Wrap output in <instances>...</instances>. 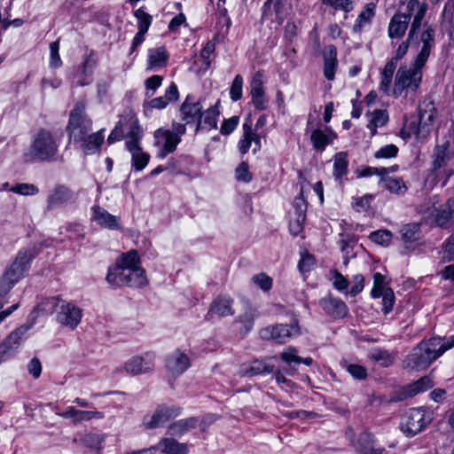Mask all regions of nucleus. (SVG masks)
<instances>
[{
    "instance_id": "obj_22",
    "label": "nucleus",
    "mask_w": 454,
    "mask_h": 454,
    "mask_svg": "<svg viewBox=\"0 0 454 454\" xmlns=\"http://www.w3.org/2000/svg\"><path fill=\"white\" fill-rule=\"evenodd\" d=\"M411 21V14L396 13L395 14L388 25V36L391 39H400L407 30Z\"/></svg>"
},
{
    "instance_id": "obj_5",
    "label": "nucleus",
    "mask_w": 454,
    "mask_h": 454,
    "mask_svg": "<svg viewBox=\"0 0 454 454\" xmlns=\"http://www.w3.org/2000/svg\"><path fill=\"white\" fill-rule=\"evenodd\" d=\"M106 282L114 287H142L147 284L145 271H133L118 264L110 267L106 278Z\"/></svg>"
},
{
    "instance_id": "obj_29",
    "label": "nucleus",
    "mask_w": 454,
    "mask_h": 454,
    "mask_svg": "<svg viewBox=\"0 0 454 454\" xmlns=\"http://www.w3.org/2000/svg\"><path fill=\"white\" fill-rule=\"evenodd\" d=\"M115 263L122 268L130 270L131 272L145 271L141 267L140 257L136 250H130L121 254Z\"/></svg>"
},
{
    "instance_id": "obj_48",
    "label": "nucleus",
    "mask_w": 454,
    "mask_h": 454,
    "mask_svg": "<svg viewBox=\"0 0 454 454\" xmlns=\"http://www.w3.org/2000/svg\"><path fill=\"white\" fill-rule=\"evenodd\" d=\"M82 441L86 447L100 450L103 448L102 444L105 441V436L95 433H88L82 437Z\"/></svg>"
},
{
    "instance_id": "obj_6",
    "label": "nucleus",
    "mask_w": 454,
    "mask_h": 454,
    "mask_svg": "<svg viewBox=\"0 0 454 454\" xmlns=\"http://www.w3.org/2000/svg\"><path fill=\"white\" fill-rule=\"evenodd\" d=\"M84 111L85 104L78 102L70 113L67 129L70 139L75 143L85 139V137L90 134L91 130L92 122L86 118Z\"/></svg>"
},
{
    "instance_id": "obj_15",
    "label": "nucleus",
    "mask_w": 454,
    "mask_h": 454,
    "mask_svg": "<svg viewBox=\"0 0 454 454\" xmlns=\"http://www.w3.org/2000/svg\"><path fill=\"white\" fill-rule=\"evenodd\" d=\"M31 256L27 251H20L15 261L6 269L3 276L12 280L14 284L18 283L27 272Z\"/></svg>"
},
{
    "instance_id": "obj_61",
    "label": "nucleus",
    "mask_w": 454,
    "mask_h": 454,
    "mask_svg": "<svg viewBox=\"0 0 454 454\" xmlns=\"http://www.w3.org/2000/svg\"><path fill=\"white\" fill-rule=\"evenodd\" d=\"M395 304V294L391 288H387L382 297V311L384 314H388Z\"/></svg>"
},
{
    "instance_id": "obj_16",
    "label": "nucleus",
    "mask_w": 454,
    "mask_h": 454,
    "mask_svg": "<svg viewBox=\"0 0 454 454\" xmlns=\"http://www.w3.org/2000/svg\"><path fill=\"white\" fill-rule=\"evenodd\" d=\"M190 366V358L180 349L173 351L166 359L167 372L174 378L183 374Z\"/></svg>"
},
{
    "instance_id": "obj_59",
    "label": "nucleus",
    "mask_w": 454,
    "mask_h": 454,
    "mask_svg": "<svg viewBox=\"0 0 454 454\" xmlns=\"http://www.w3.org/2000/svg\"><path fill=\"white\" fill-rule=\"evenodd\" d=\"M425 13L426 8L424 6L420 7L419 10L417 12L413 19V21L411 22V26L409 31V39H412V37L417 34L418 30L421 26Z\"/></svg>"
},
{
    "instance_id": "obj_50",
    "label": "nucleus",
    "mask_w": 454,
    "mask_h": 454,
    "mask_svg": "<svg viewBox=\"0 0 454 454\" xmlns=\"http://www.w3.org/2000/svg\"><path fill=\"white\" fill-rule=\"evenodd\" d=\"M370 239L379 245L387 246L392 239V233L387 230H379L370 234Z\"/></svg>"
},
{
    "instance_id": "obj_58",
    "label": "nucleus",
    "mask_w": 454,
    "mask_h": 454,
    "mask_svg": "<svg viewBox=\"0 0 454 454\" xmlns=\"http://www.w3.org/2000/svg\"><path fill=\"white\" fill-rule=\"evenodd\" d=\"M10 191L20 195H35L39 192V189L32 184H19L12 186Z\"/></svg>"
},
{
    "instance_id": "obj_38",
    "label": "nucleus",
    "mask_w": 454,
    "mask_h": 454,
    "mask_svg": "<svg viewBox=\"0 0 454 454\" xmlns=\"http://www.w3.org/2000/svg\"><path fill=\"white\" fill-rule=\"evenodd\" d=\"M380 183L391 193L403 194L407 191V187L402 178L384 176L380 178Z\"/></svg>"
},
{
    "instance_id": "obj_19",
    "label": "nucleus",
    "mask_w": 454,
    "mask_h": 454,
    "mask_svg": "<svg viewBox=\"0 0 454 454\" xmlns=\"http://www.w3.org/2000/svg\"><path fill=\"white\" fill-rule=\"evenodd\" d=\"M154 356L145 354L142 356H133L124 364V370L132 375L145 373L154 367Z\"/></svg>"
},
{
    "instance_id": "obj_1",
    "label": "nucleus",
    "mask_w": 454,
    "mask_h": 454,
    "mask_svg": "<svg viewBox=\"0 0 454 454\" xmlns=\"http://www.w3.org/2000/svg\"><path fill=\"white\" fill-rule=\"evenodd\" d=\"M454 347V335L449 338L433 337L421 341L406 356V367L421 371L427 369L433 361Z\"/></svg>"
},
{
    "instance_id": "obj_28",
    "label": "nucleus",
    "mask_w": 454,
    "mask_h": 454,
    "mask_svg": "<svg viewBox=\"0 0 454 454\" xmlns=\"http://www.w3.org/2000/svg\"><path fill=\"white\" fill-rule=\"evenodd\" d=\"M179 98V92L176 83L171 82L165 91V95L153 98L148 106L151 108L164 109L170 102L176 101Z\"/></svg>"
},
{
    "instance_id": "obj_23",
    "label": "nucleus",
    "mask_w": 454,
    "mask_h": 454,
    "mask_svg": "<svg viewBox=\"0 0 454 454\" xmlns=\"http://www.w3.org/2000/svg\"><path fill=\"white\" fill-rule=\"evenodd\" d=\"M436 224L440 227H447L454 223V199H449L440 205L434 215Z\"/></svg>"
},
{
    "instance_id": "obj_3",
    "label": "nucleus",
    "mask_w": 454,
    "mask_h": 454,
    "mask_svg": "<svg viewBox=\"0 0 454 454\" xmlns=\"http://www.w3.org/2000/svg\"><path fill=\"white\" fill-rule=\"evenodd\" d=\"M425 65L416 59L411 66L402 65L395 73L392 96L398 98L404 90L416 91L421 83Z\"/></svg>"
},
{
    "instance_id": "obj_18",
    "label": "nucleus",
    "mask_w": 454,
    "mask_h": 454,
    "mask_svg": "<svg viewBox=\"0 0 454 454\" xmlns=\"http://www.w3.org/2000/svg\"><path fill=\"white\" fill-rule=\"evenodd\" d=\"M262 78L263 72L259 70L254 74L250 83L252 103L258 110L266 109L268 102L264 93Z\"/></svg>"
},
{
    "instance_id": "obj_64",
    "label": "nucleus",
    "mask_w": 454,
    "mask_h": 454,
    "mask_svg": "<svg viewBox=\"0 0 454 454\" xmlns=\"http://www.w3.org/2000/svg\"><path fill=\"white\" fill-rule=\"evenodd\" d=\"M388 121V115L387 111L385 110H376L372 114V119L370 120L371 123H373L374 126L382 127Z\"/></svg>"
},
{
    "instance_id": "obj_41",
    "label": "nucleus",
    "mask_w": 454,
    "mask_h": 454,
    "mask_svg": "<svg viewBox=\"0 0 454 454\" xmlns=\"http://www.w3.org/2000/svg\"><path fill=\"white\" fill-rule=\"evenodd\" d=\"M434 386L432 380L429 377H422L416 382L409 385L405 388L406 395L409 396L415 395L420 392L426 391Z\"/></svg>"
},
{
    "instance_id": "obj_56",
    "label": "nucleus",
    "mask_w": 454,
    "mask_h": 454,
    "mask_svg": "<svg viewBox=\"0 0 454 454\" xmlns=\"http://www.w3.org/2000/svg\"><path fill=\"white\" fill-rule=\"evenodd\" d=\"M398 147L393 144L387 145L380 149H379L375 153L374 157L376 159H390L394 158L398 153Z\"/></svg>"
},
{
    "instance_id": "obj_10",
    "label": "nucleus",
    "mask_w": 454,
    "mask_h": 454,
    "mask_svg": "<svg viewBox=\"0 0 454 454\" xmlns=\"http://www.w3.org/2000/svg\"><path fill=\"white\" fill-rule=\"evenodd\" d=\"M180 118L185 124H196L195 131L198 132L202 127L203 106L195 98L188 95L180 106Z\"/></svg>"
},
{
    "instance_id": "obj_55",
    "label": "nucleus",
    "mask_w": 454,
    "mask_h": 454,
    "mask_svg": "<svg viewBox=\"0 0 454 454\" xmlns=\"http://www.w3.org/2000/svg\"><path fill=\"white\" fill-rule=\"evenodd\" d=\"M104 418V413L98 411H81L78 410V415L74 424L89 421L90 419H101Z\"/></svg>"
},
{
    "instance_id": "obj_47",
    "label": "nucleus",
    "mask_w": 454,
    "mask_h": 454,
    "mask_svg": "<svg viewBox=\"0 0 454 454\" xmlns=\"http://www.w3.org/2000/svg\"><path fill=\"white\" fill-rule=\"evenodd\" d=\"M280 358L291 369L295 370L297 365L301 364V357L297 355V350L294 347H288L280 354Z\"/></svg>"
},
{
    "instance_id": "obj_7",
    "label": "nucleus",
    "mask_w": 454,
    "mask_h": 454,
    "mask_svg": "<svg viewBox=\"0 0 454 454\" xmlns=\"http://www.w3.org/2000/svg\"><path fill=\"white\" fill-rule=\"evenodd\" d=\"M301 334L300 326L296 320L290 325H275L262 328L260 331V336L265 340H273L282 344L288 341L291 338Z\"/></svg>"
},
{
    "instance_id": "obj_27",
    "label": "nucleus",
    "mask_w": 454,
    "mask_h": 454,
    "mask_svg": "<svg viewBox=\"0 0 454 454\" xmlns=\"http://www.w3.org/2000/svg\"><path fill=\"white\" fill-rule=\"evenodd\" d=\"M232 299L229 296H218L211 303L208 316L217 315L218 317H227L234 314L232 309Z\"/></svg>"
},
{
    "instance_id": "obj_13",
    "label": "nucleus",
    "mask_w": 454,
    "mask_h": 454,
    "mask_svg": "<svg viewBox=\"0 0 454 454\" xmlns=\"http://www.w3.org/2000/svg\"><path fill=\"white\" fill-rule=\"evenodd\" d=\"M180 413V407L160 405L150 418L144 419L143 425L146 429H154L176 418Z\"/></svg>"
},
{
    "instance_id": "obj_30",
    "label": "nucleus",
    "mask_w": 454,
    "mask_h": 454,
    "mask_svg": "<svg viewBox=\"0 0 454 454\" xmlns=\"http://www.w3.org/2000/svg\"><path fill=\"white\" fill-rule=\"evenodd\" d=\"M422 48L416 57L419 62L427 63L434 44V29L428 27L421 35Z\"/></svg>"
},
{
    "instance_id": "obj_49",
    "label": "nucleus",
    "mask_w": 454,
    "mask_h": 454,
    "mask_svg": "<svg viewBox=\"0 0 454 454\" xmlns=\"http://www.w3.org/2000/svg\"><path fill=\"white\" fill-rule=\"evenodd\" d=\"M134 14L137 19L138 30L147 32L152 24L153 17L146 13L142 8L137 9Z\"/></svg>"
},
{
    "instance_id": "obj_33",
    "label": "nucleus",
    "mask_w": 454,
    "mask_h": 454,
    "mask_svg": "<svg viewBox=\"0 0 454 454\" xmlns=\"http://www.w3.org/2000/svg\"><path fill=\"white\" fill-rule=\"evenodd\" d=\"M395 67L393 66V63H386L383 70L380 73V82L379 85V90L387 96H392L393 90V75Z\"/></svg>"
},
{
    "instance_id": "obj_20",
    "label": "nucleus",
    "mask_w": 454,
    "mask_h": 454,
    "mask_svg": "<svg viewBox=\"0 0 454 454\" xmlns=\"http://www.w3.org/2000/svg\"><path fill=\"white\" fill-rule=\"evenodd\" d=\"M253 147V152L256 153L261 149V139L259 135L252 129L248 122L243 124V137L239 142V150L241 154H245Z\"/></svg>"
},
{
    "instance_id": "obj_46",
    "label": "nucleus",
    "mask_w": 454,
    "mask_h": 454,
    "mask_svg": "<svg viewBox=\"0 0 454 454\" xmlns=\"http://www.w3.org/2000/svg\"><path fill=\"white\" fill-rule=\"evenodd\" d=\"M449 147V144H444L442 145H437L434 152V169L437 170L447 164V161L450 160V156L447 153V150Z\"/></svg>"
},
{
    "instance_id": "obj_14",
    "label": "nucleus",
    "mask_w": 454,
    "mask_h": 454,
    "mask_svg": "<svg viewBox=\"0 0 454 454\" xmlns=\"http://www.w3.org/2000/svg\"><path fill=\"white\" fill-rule=\"evenodd\" d=\"M135 126L137 129H141L135 115L131 112L126 113L121 117L115 128L110 133L107 138V143L113 144L116 141L121 140L124 137L125 130H127L126 140H129L130 138V132Z\"/></svg>"
},
{
    "instance_id": "obj_45",
    "label": "nucleus",
    "mask_w": 454,
    "mask_h": 454,
    "mask_svg": "<svg viewBox=\"0 0 454 454\" xmlns=\"http://www.w3.org/2000/svg\"><path fill=\"white\" fill-rule=\"evenodd\" d=\"M375 5L373 4H368L365 8L358 15L356 24L354 26L355 31H360L365 25L369 24L373 18Z\"/></svg>"
},
{
    "instance_id": "obj_52",
    "label": "nucleus",
    "mask_w": 454,
    "mask_h": 454,
    "mask_svg": "<svg viewBox=\"0 0 454 454\" xmlns=\"http://www.w3.org/2000/svg\"><path fill=\"white\" fill-rule=\"evenodd\" d=\"M243 78L240 74H237L232 81L230 96L232 101H238L242 98Z\"/></svg>"
},
{
    "instance_id": "obj_57",
    "label": "nucleus",
    "mask_w": 454,
    "mask_h": 454,
    "mask_svg": "<svg viewBox=\"0 0 454 454\" xmlns=\"http://www.w3.org/2000/svg\"><path fill=\"white\" fill-rule=\"evenodd\" d=\"M252 281L264 292H267L271 288L273 282L272 278L264 273L254 275L252 278Z\"/></svg>"
},
{
    "instance_id": "obj_63",
    "label": "nucleus",
    "mask_w": 454,
    "mask_h": 454,
    "mask_svg": "<svg viewBox=\"0 0 454 454\" xmlns=\"http://www.w3.org/2000/svg\"><path fill=\"white\" fill-rule=\"evenodd\" d=\"M239 121V119L238 116H232L224 120L220 129L221 134L230 135L237 128Z\"/></svg>"
},
{
    "instance_id": "obj_34",
    "label": "nucleus",
    "mask_w": 454,
    "mask_h": 454,
    "mask_svg": "<svg viewBox=\"0 0 454 454\" xmlns=\"http://www.w3.org/2000/svg\"><path fill=\"white\" fill-rule=\"evenodd\" d=\"M198 419L191 417L177 420L168 427V432L171 435L181 436L197 427Z\"/></svg>"
},
{
    "instance_id": "obj_12",
    "label": "nucleus",
    "mask_w": 454,
    "mask_h": 454,
    "mask_svg": "<svg viewBox=\"0 0 454 454\" xmlns=\"http://www.w3.org/2000/svg\"><path fill=\"white\" fill-rule=\"evenodd\" d=\"M82 317V309L74 303L66 300L63 301L59 309H58V314L56 315L57 322L71 330L77 327Z\"/></svg>"
},
{
    "instance_id": "obj_44",
    "label": "nucleus",
    "mask_w": 454,
    "mask_h": 454,
    "mask_svg": "<svg viewBox=\"0 0 454 454\" xmlns=\"http://www.w3.org/2000/svg\"><path fill=\"white\" fill-rule=\"evenodd\" d=\"M256 317L255 309L248 306L244 313L239 317V322L242 324L240 333L243 335L247 334L254 326V321Z\"/></svg>"
},
{
    "instance_id": "obj_60",
    "label": "nucleus",
    "mask_w": 454,
    "mask_h": 454,
    "mask_svg": "<svg viewBox=\"0 0 454 454\" xmlns=\"http://www.w3.org/2000/svg\"><path fill=\"white\" fill-rule=\"evenodd\" d=\"M411 39L407 38V40L403 41L400 45L398 46L395 54L394 57H392L387 63H393L394 67H397L398 61L402 59L407 53L410 41Z\"/></svg>"
},
{
    "instance_id": "obj_21",
    "label": "nucleus",
    "mask_w": 454,
    "mask_h": 454,
    "mask_svg": "<svg viewBox=\"0 0 454 454\" xmlns=\"http://www.w3.org/2000/svg\"><path fill=\"white\" fill-rule=\"evenodd\" d=\"M319 304L325 313L334 318H341L348 314L347 305L340 299L327 296L321 299Z\"/></svg>"
},
{
    "instance_id": "obj_43",
    "label": "nucleus",
    "mask_w": 454,
    "mask_h": 454,
    "mask_svg": "<svg viewBox=\"0 0 454 454\" xmlns=\"http://www.w3.org/2000/svg\"><path fill=\"white\" fill-rule=\"evenodd\" d=\"M63 301L64 300L59 296L48 297L43 299L38 304L37 308L40 311L45 314H52L53 312L58 314V309H59Z\"/></svg>"
},
{
    "instance_id": "obj_37",
    "label": "nucleus",
    "mask_w": 454,
    "mask_h": 454,
    "mask_svg": "<svg viewBox=\"0 0 454 454\" xmlns=\"http://www.w3.org/2000/svg\"><path fill=\"white\" fill-rule=\"evenodd\" d=\"M103 130H99L93 134H88L85 137V139H82L81 143V147L86 153H95L102 145L104 141V135L102 134Z\"/></svg>"
},
{
    "instance_id": "obj_51",
    "label": "nucleus",
    "mask_w": 454,
    "mask_h": 454,
    "mask_svg": "<svg viewBox=\"0 0 454 454\" xmlns=\"http://www.w3.org/2000/svg\"><path fill=\"white\" fill-rule=\"evenodd\" d=\"M162 81V76L158 74L153 75L145 80V95L147 98H152L154 95L155 90L161 85Z\"/></svg>"
},
{
    "instance_id": "obj_8",
    "label": "nucleus",
    "mask_w": 454,
    "mask_h": 454,
    "mask_svg": "<svg viewBox=\"0 0 454 454\" xmlns=\"http://www.w3.org/2000/svg\"><path fill=\"white\" fill-rule=\"evenodd\" d=\"M130 138L126 140V147L131 154V163L136 171L143 170L150 160V155L142 150L140 141L143 137L141 129L136 126L130 132Z\"/></svg>"
},
{
    "instance_id": "obj_32",
    "label": "nucleus",
    "mask_w": 454,
    "mask_h": 454,
    "mask_svg": "<svg viewBox=\"0 0 454 454\" xmlns=\"http://www.w3.org/2000/svg\"><path fill=\"white\" fill-rule=\"evenodd\" d=\"M168 59V54L165 47L153 48L148 51L147 68L164 67Z\"/></svg>"
},
{
    "instance_id": "obj_31",
    "label": "nucleus",
    "mask_w": 454,
    "mask_h": 454,
    "mask_svg": "<svg viewBox=\"0 0 454 454\" xmlns=\"http://www.w3.org/2000/svg\"><path fill=\"white\" fill-rule=\"evenodd\" d=\"M336 135L332 130H328V133L324 132L320 129H317L312 131L310 135V140L314 148L319 152H323L328 145H331Z\"/></svg>"
},
{
    "instance_id": "obj_36",
    "label": "nucleus",
    "mask_w": 454,
    "mask_h": 454,
    "mask_svg": "<svg viewBox=\"0 0 454 454\" xmlns=\"http://www.w3.org/2000/svg\"><path fill=\"white\" fill-rule=\"evenodd\" d=\"M326 50L327 53L325 56L324 61V74L327 80H333L337 66L336 48L329 45Z\"/></svg>"
},
{
    "instance_id": "obj_26",
    "label": "nucleus",
    "mask_w": 454,
    "mask_h": 454,
    "mask_svg": "<svg viewBox=\"0 0 454 454\" xmlns=\"http://www.w3.org/2000/svg\"><path fill=\"white\" fill-rule=\"evenodd\" d=\"M73 192L65 185L56 186L47 198V208L52 209L62 206L73 199Z\"/></svg>"
},
{
    "instance_id": "obj_24",
    "label": "nucleus",
    "mask_w": 454,
    "mask_h": 454,
    "mask_svg": "<svg viewBox=\"0 0 454 454\" xmlns=\"http://www.w3.org/2000/svg\"><path fill=\"white\" fill-rule=\"evenodd\" d=\"M92 219L103 228L110 230L120 229L119 218L108 213L105 208L95 206L92 207Z\"/></svg>"
},
{
    "instance_id": "obj_9",
    "label": "nucleus",
    "mask_w": 454,
    "mask_h": 454,
    "mask_svg": "<svg viewBox=\"0 0 454 454\" xmlns=\"http://www.w3.org/2000/svg\"><path fill=\"white\" fill-rule=\"evenodd\" d=\"M427 423L425 410L422 408H412L403 415L401 429L406 436L412 437L421 432Z\"/></svg>"
},
{
    "instance_id": "obj_53",
    "label": "nucleus",
    "mask_w": 454,
    "mask_h": 454,
    "mask_svg": "<svg viewBox=\"0 0 454 454\" xmlns=\"http://www.w3.org/2000/svg\"><path fill=\"white\" fill-rule=\"evenodd\" d=\"M371 357L384 367H387L393 364V357L386 350L375 349L372 351Z\"/></svg>"
},
{
    "instance_id": "obj_42",
    "label": "nucleus",
    "mask_w": 454,
    "mask_h": 454,
    "mask_svg": "<svg viewBox=\"0 0 454 454\" xmlns=\"http://www.w3.org/2000/svg\"><path fill=\"white\" fill-rule=\"evenodd\" d=\"M373 436L369 433H363L359 436L361 448L360 454H381L382 450L373 446Z\"/></svg>"
},
{
    "instance_id": "obj_54",
    "label": "nucleus",
    "mask_w": 454,
    "mask_h": 454,
    "mask_svg": "<svg viewBox=\"0 0 454 454\" xmlns=\"http://www.w3.org/2000/svg\"><path fill=\"white\" fill-rule=\"evenodd\" d=\"M59 42L55 41L51 43H50V67L51 68H58L60 67L62 65V60L60 59L59 53Z\"/></svg>"
},
{
    "instance_id": "obj_40",
    "label": "nucleus",
    "mask_w": 454,
    "mask_h": 454,
    "mask_svg": "<svg viewBox=\"0 0 454 454\" xmlns=\"http://www.w3.org/2000/svg\"><path fill=\"white\" fill-rule=\"evenodd\" d=\"M348 154L340 152L335 154L333 162V176L337 179H340L348 172Z\"/></svg>"
},
{
    "instance_id": "obj_35",
    "label": "nucleus",
    "mask_w": 454,
    "mask_h": 454,
    "mask_svg": "<svg viewBox=\"0 0 454 454\" xmlns=\"http://www.w3.org/2000/svg\"><path fill=\"white\" fill-rule=\"evenodd\" d=\"M270 359L254 360L248 367H246L242 374L244 376H254L272 372L274 365L269 362Z\"/></svg>"
},
{
    "instance_id": "obj_4",
    "label": "nucleus",
    "mask_w": 454,
    "mask_h": 454,
    "mask_svg": "<svg viewBox=\"0 0 454 454\" xmlns=\"http://www.w3.org/2000/svg\"><path fill=\"white\" fill-rule=\"evenodd\" d=\"M435 106L433 100L425 98L419 106V121H411L406 129L409 136H414L416 139H424L430 132L435 117Z\"/></svg>"
},
{
    "instance_id": "obj_25",
    "label": "nucleus",
    "mask_w": 454,
    "mask_h": 454,
    "mask_svg": "<svg viewBox=\"0 0 454 454\" xmlns=\"http://www.w3.org/2000/svg\"><path fill=\"white\" fill-rule=\"evenodd\" d=\"M160 450L163 454H188L189 449L186 443L179 442L174 438H163L157 445L148 449Z\"/></svg>"
},
{
    "instance_id": "obj_17",
    "label": "nucleus",
    "mask_w": 454,
    "mask_h": 454,
    "mask_svg": "<svg viewBox=\"0 0 454 454\" xmlns=\"http://www.w3.org/2000/svg\"><path fill=\"white\" fill-rule=\"evenodd\" d=\"M154 137L156 144L162 146L158 154L160 158H165L168 153H173L181 141L180 137L169 129H159L155 131Z\"/></svg>"
},
{
    "instance_id": "obj_11",
    "label": "nucleus",
    "mask_w": 454,
    "mask_h": 454,
    "mask_svg": "<svg viewBox=\"0 0 454 454\" xmlns=\"http://www.w3.org/2000/svg\"><path fill=\"white\" fill-rule=\"evenodd\" d=\"M29 328V325H25L20 326L0 343V364L16 355Z\"/></svg>"
},
{
    "instance_id": "obj_62",
    "label": "nucleus",
    "mask_w": 454,
    "mask_h": 454,
    "mask_svg": "<svg viewBox=\"0 0 454 454\" xmlns=\"http://www.w3.org/2000/svg\"><path fill=\"white\" fill-rule=\"evenodd\" d=\"M346 368L347 371L356 380H364L367 377L366 369L360 364H348Z\"/></svg>"
},
{
    "instance_id": "obj_39",
    "label": "nucleus",
    "mask_w": 454,
    "mask_h": 454,
    "mask_svg": "<svg viewBox=\"0 0 454 454\" xmlns=\"http://www.w3.org/2000/svg\"><path fill=\"white\" fill-rule=\"evenodd\" d=\"M219 101L215 106L208 107L203 112L202 115V129H215L217 125V117L219 115L218 105Z\"/></svg>"
},
{
    "instance_id": "obj_2",
    "label": "nucleus",
    "mask_w": 454,
    "mask_h": 454,
    "mask_svg": "<svg viewBox=\"0 0 454 454\" xmlns=\"http://www.w3.org/2000/svg\"><path fill=\"white\" fill-rule=\"evenodd\" d=\"M59 152V143L52 132L39 129L31 137L29 146L23 154L27 163L55 160Z\"/></svg>"
}]
</instances>
